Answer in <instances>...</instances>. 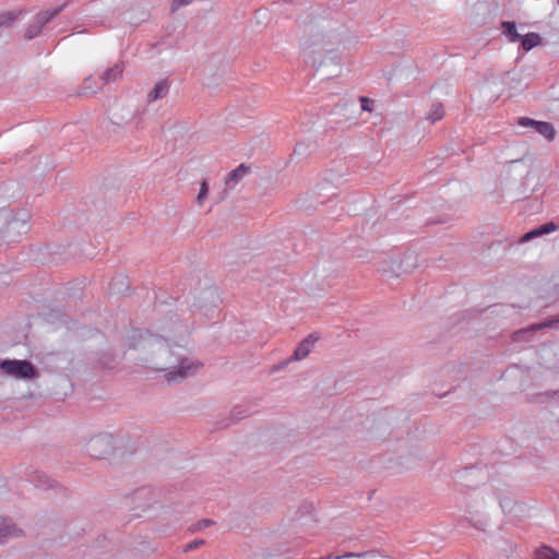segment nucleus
I'll return each mask as SVG.
<instances>
[{
	"instance_id": "19",
	"label": "nucleus",
	"mask_w": 559,
	"mask_h": 559,
	"mask_svg": "<svg viewBox=\"0 0 559 559\" xmlns=\"http://www.w3.org/2000/svg\"><path fill=\"white\" fill-rule=\"evenodd\" d=\"M14 20V16L9 14L0 15V25H3L4 23H11Z\"/></svg>"
},
{
	"instance_id": "13",
	"label": "nucleus",
	"mask_w": 559,
	"mask_h": 559,
	"mask_svg": "<svg viewBox=\"0 0 559 559\" xmlns=\"http://www.w3.org/2000/svg\"><path fill=\"white\" fill-rule=\"evenodd\" d=\"M536 559H559V554L549 546L543 545L535 551Z\"/></svg>"
},
{
	"instance_id": "8",
	"label": "nucleus",
	"mask_w": 559,
	"mask_h": 559,
	"mask_svg": "<svg viewBox=\"0 0 559 559\" xmlns=\"http://www.w3.org/2000/svg\"><path fill=\"white\" fill-rule=\"evenodd\" d=\"M317 341V337H313L310 335L305 341H302L296 348L294 356L297 360L306 358L310 352L312 350V347Z\"/></svg>"
},
{
	"instance_id": "2",
	"label": "nucleus",
	"mask_w": 559,
	"mask_h": 559,
	"mask_svg": "<svg viewBox=\"0 0 559 559\" xmlns=\"http://www.w3.org/2000/svg\"><path fill=\"white\" fill-rule=\"evenodd\" d=\"M62 10L61 7L58 8H49L41 12H39L36 17L34 19L33 23L29 24L27 29L25 31L24 37L26 39H32L35 36H37L40 33L41 27L48 23L50 20H52L55 16H57L60 11Z\"/></svg>"
},
{
	"instance_id": "17",
	"label": "nucleus",
	"mask_w": 559,
	"mask_h": 559,
	"mask_svg": "<svg viewBox=\"0 0 559 559\" xmlns=\"http://www.w3.org/2000/svg\"><path fill=\"white\" fill-rule=\"evenodd\" d=\"M190 2H192V0H173L171 10L176 11L181 7L189 4Z\"/></svg>"
},
{
	"instance_id": "22",
	"label": "nucleus",
	"mask_w": 559,
	"mask_h": 559,
	"mask_svg": "<svg viewBox=\"0 0 559 559\" xmlns=\"http://www.w3.org/2000/svg\"><path fill=\"white\" fill-rule=\"evenodd\" d=\"M203 523H204V525H205V526H207V525H210L212 522H211V521H209V520H204V521H203Z\"/></svg>"
},
{
	"instance_id": "5",
	"label": "nucleus",
	"mask_w": 559,
	"mask_h": 559,
	"mask_svg": "<svg viewBox=\"0 0 559 559\" xmlns=\"http://www.w3.org/2000/svg\"><path fill=\"white\" fill-rule=\"evenodd\" d=\"M519 123L523 127H534L539 134L544 135L549 141H552L555 138L556 131L552 124L549 122L535 121L530 118H521Z\"/></svg>"
},
{
	"instance_id": "11",
	"label": "nucleus",
	"mask_w": 559,
	"mask_h": 559,
	"mask_svg": "<svg viewBox=\"0 0 559 559\" xmlns=\"http://www.w3.org/2000/svg\"><path fill=\"white\" fill-rule=\"evenodd\" d=\"M540 44L542 37L537 33H528L521 40V46L525 51H528Z\"/></svg>"
},
{
	"instance_id": "1",
	"label": "nucleus",
	"mask_w": 559,
	"mask_h": 559,
	"mask_svg": "<svg viewBox=\"0 0 559 559\" xmlns=\"http://www.w3.org/2000/svg\"><path fill=\"white\" fill-rule=\"evenodd\" d=\"M0 368L7 374L17 379H31L36 376L34 366L26 360H3Z\"/></svg>"
},
{
	"instance_id": "4",
	"label": "nucleus",
	"mask_w": 559,
	"mask_h": 559,
	"mask_svg": "<svg viewBox=\"0 0 559 559\" xmlns=\"http://www.w3.org/2000/svg\"><path fill=\"white\" fill-rule=\"evenodd\" d=\"M200 368L201 365L199 362L183 359L180 361V365L176 370L168 371L165 377L169 383L179 382L185 378L194 374Z\"/></svg>"
},
{
	"instance_id": "6",
	"label": "nucleus",
	"mask_w": 559,
	"mask_h": 559,
	"mask_svg": "<svg viewBox=\"0 0 559 559\" xmlns=\"http://www.w3.org/2000/svg\"><path fill=\"white\" fill-rule=\"evenodd\" d=\"M250 171V168L245 164H240L236 169L231 170L226 178L225 185L228 189H234L235 186Z\"/></svg>"
},
{
	"instance_id": "20",
	"label": "nucleus",
	"mask_w": 559,
	"mask_h": 559,
	"mask_svg": "<svg viewBox=\"0 0 559 559\" xmlns=\"http://www.w3.org/2000/svg\"><path fill=\"white\" fill-rule=\"evenodd\" d=\"M554 322H559V318L554 320V321H548V322H544V323L538 324V325H534L533 329H542V328L551 326Z\"/></svg>"
},
{
	"instance_id": "16",
	"label": "nucleus",
	"mask_w": 559,
	"mask_h": 559,
	"mask_svg": "<svg viewBox=\"0 0 559 559\" xmlns=\"http://www.w3.org/2000/svg\"><path fill=\"white\" fill-rule=\"evenodd\" d=\"M207 194H209V186H207L206 180H203L201 182L200 191H199L198 197H197V202H198L199 205L203 204V202L207 198Z\"/></svg>"
},
{
	"instance_id": "7",
	"label": "nucleus",
	"mask_w": 559,
	"mask_h": 559,
	"mask_svg": "<svg viewBox=\"0 0 559 559\" xmlns=\"http://www.w3.org/2000/svg\"><path fill=\"white\" fill-rule=\"evenodd\" d=\"M558 229V226L550 222V223H547L545 225H542L539 226L538 228H535L528 233H526L522 238H521V242H527L530 241L531 239L535 238V237H539V236H543L545 234H549L551 231H556Z\"/></svg>"
},
{
	"instance_id": "10",
	"label": "nucleus",
	"mask_w": 559,
	"mask_h": 559,
	"mask_svg": "<svg viewBox=\"0 0 559 559\" xmlns=\"http://www.w3.org/2000/svg\"><path fill=\"white\" fill-rule=\"evenodd\" d=\"M122 68L119 64H115L114 67L107 69L103 75L100 76L103 86L112 82H116L122 75Z\"/></svg>"
},
{
	"instance_id": "12",
	"label": "nucleus",
	"mask_w": 559,
	"mask_h": 559,
	"mask_svg": "<svg viewBox=\"0 0 559 559\" xmlns=\"http://www.w3.org/2000/svg\"><path fill=\"white\" fill-rule=\"evenodd\" d=\"M102 88H103V84H98L97 80L95 78L88 76L84 80V82L82 84L81 93L82 94H94Z\"/></svg>"
},
{
	"instance_id": "9",
	"label": "nucleus",
	"mask_w": 559,
	"mask_h": 559,
	"mask_svg": "<svg viewBox=\"0 0 559 559\" xmlns=\"http://www.w3.org/2000/svg\"><path fill=\"white\" fill-rule=\"evenodd\" d=\"M168 90L169 85L166 80L158 81L153 87V90L148 93V100L155 102L157 99L165 97L168 93Z\"/></svg>"
},
{
	"instance_id": "15",
	"label": "nucleus",
	"mask_w": 559,
	"mask_h": 559,
	"mask_svg": "<svg viewBox=\"0 0 559 559\" xmlns=\"http://www.w3.org/2000/svg\"><path fill=\"white\" fill-rule=\"evenodd\" d=\"M444 116V108H443V105L440 104V103H437V104H433L429 114H428V119L431 120L432 122H436V121H439L443 118Z\"/></svg>"
},
{
	"instance_id": "21",
	"label": "nucleus",
	"mask_w": 559,
	"mask_h": 559,
	"mask_svg": "<svg viewBox=\"0 0 559 559\" xmlns=\"http://www.w3.org/2000/svg\"><path fill=\"white\" fill-rule=\"evenodd\" d=\"M203 544L202 540H199V542H194L193 544H189L187 547H186V550H190V549H193L195 547H198L199 545Z\"/></svg>"
},
{
	"instance_id": "14",
	"label": "nucleus",
	"mask_w": 559,
	"mask_h": 559,
	"mask_svg": "<svg viewBox=\"0 0 559 559\" xmlns=\"http://www.w3.org/2000/svg\"><path fill=\"white\" fill-rule=\"evenodd\" d=\"M503 33L509 37V40L515 43L520 40L521 35L516 32V26L514 22H503L502 23Z\"/></svg>"
},
{
	"instance_id": "23",
	"label": "nucleus",
	"mask_w": 559,
	"mask_h": 559,
	"mask_svg": "<svg viewBox=\"0 0 559 559\" xmlns=\"http://www.w3.org/2000/svg\"><path fill=\"white\" fill-rule=\"evenodd\" d=\"M354 556H355L354 554H346V555L344 556V558L354 557Z\"/></svg>"
},
{
	"instance_id": "18",
	"label": "nucleus",
	"mask_w": 559,
	"mask_h": 559,
	"mask_svg": "<svg viewBox=\"0 0 559 559\" xmlns=\"http://www.w3.org/2000/svg\"><path fill=\"white\" fill-rule=\"evenodd\" d=\"M360 102H361L362 110H365V111H371L372 110V100H370L367 97H361Z\"/></svg>"
},
{
	"instance_id": "3",
	"label": "nucleus",
	"mask_w": 559,
	"mask_h": 559,
	"mask_svg": "<svg viewBox=\"0 0 559 559\" xmlns=\"http://www.w3.org/2000/svg\"><path fill=\"white\" fill-rule=\"evenodd\" d=\"M87 452L95 459H103L112 450V438L110 436H96L87 442Z\"/></svg>"
}]
</instances>
